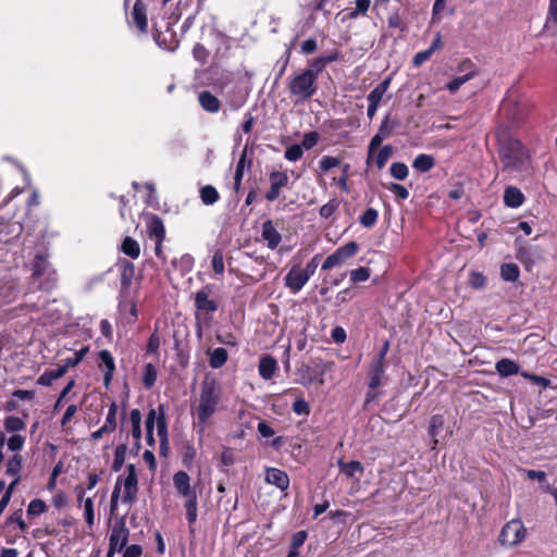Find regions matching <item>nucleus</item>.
Masks as SVG:
<instances>
[{
    "label": "nucleus",
    "instance_id": "obj_1",
    "mask_svg": "<svg viewBox=\"0 0 557 557\" xmlns=\"http://www.w3.org/2000/svg\"><path fill=\"white\" fill-rule=\"evenodd\" d=\"M498 158L503 172L521 173L531 169L532 159L528 148L506 132L497 135Z\"/></svg>",
    "mask_w": 557,
    "mask_h": 557
},
{
    "label": "nucleus",
    "instance_id": "obj_2",
    "mask_svg": "<svg viewBox=\"0 0 557 557\" xmlns=\"http://www.w3.org/2000/svg\"><path fill=\"white\" fill-rule=\"evenodd\" d=\"M221 398V386L214 376L206 375L201 383L198 421L205 424L215 412Z\"/></svg>",
    "mask_w": 557,
    "mask_h": 557
},
{
    "label": "nucleus",
    "instance_id": "obj_3",
    "mask_svg": "<svg viewBox=\"0 0 557 557\" xmlns=\"http://www.w3.org/2000/svg\"><path fill=\"white\" fill-rule=\"evenodd\" d=\"M315 74L311 70H305L296 75L289 84L292 95L299 96L302 99L312 97L317 91Z\"/></svg>",
    "mask_w": 557,
    "mask_h": 557
},
{
    "label": "nucleus",
    "instance_id": "obj_4",
    "mask_svg": "<svg viewBox=\"0 0 557 557\" xmlns=\"http://www.w3.org/2000/svg\"><path fill=\"white\" fill-rule=\"evenodd\" d=\"M212 294V286L205 285L200 290L195 294V307L197 309L196 319L197 323L202 320L208 322L210 319L203 317V313L214 312L218 310V302L213 299H210V295Z\"/></svg>",
    "mask_w": 557,
    "mask_h": 557
},
{
    "label": "nucleus",
    "instance_id": "obj_5",
    "mask_svg": "<svg viewBox=\"0 0 557 557\" xmlns=\"http://www.w3.org/2000/svg\"><path fill=\"white\" fill-rule=\"evenodd\" d=\"M525 534L527 530L523 523L513 519L503 527L498 540L502 545L516 546L524 540Z\"/></svg>",
    "mask_w": 557,
    "mask_h": 557
},
{
    "label": "nucleus",
    "instance_id": "obj_6",
    "mask_svg": "<svg viewBox=\"0 0 557 557\" xmlns=\"http://www.w3.org/2000/svg\"><path fill=\"white\" fill-rule=\"evenodd\" d=\"M126 517L123 516L114 522L109 539V557H113L116 552H121L128 542L129 531L125 523Z\"/></svg>",
    "mask_w": 557,
    "mask_h": 557
},
{
    "label": "nucleus",
    "instance_id": "obj_7",
    "mask_svg": "<svg viewBox=\"0 0 557 557\" xmlns=\"http://www.w3.org/2000/svg\"><path fill=\"white\" fill-rule=\"evenodd\" d=\"M359 250V245L356 242H349L346 245L337 248L330 255L322 264V270H331L334 267L341 265L347 259L354 257Z\"/></svg>",
    "mask_w": 557,
    "mask_h": 557
},
{
    "label": "nucleus",
    "instance_id": "obj_8",
    "mask_svg": "<svg viewBox=\"0 0 557 557\" xmlns=\"http://www.w3.org/2000/svg\"><path fill=\"white\" fill-rule=\"evenodd\" d=\"M50 269V262L48 261L47 257L42 253H37L33 261V273L32 278L38 280L45 274H48V278L45 283L39 284V288L44 290H49L54 286L55 278L51 277V273L49 272Z\"/></svg>",
    "mask_w": 557,
    "mask_h": 557
},
{
    "label": "nucleus",
    "instance_id": "obj_9",
    "mask_svg": "<svg viewBox=\"0 0 557 557\" xmlns=\"http://www.w3.org/2000/svg\"><path fill=\"white\" fill-rule=\"evenodd\" d=\"M148 9L143 0H136L132 11L127 14V22L138 33L145 34L148 30Z\"/></svg>",
    "mask_w": 557,
    "mask_h": 557
},
{
    "label": "nucleus",
    "instance_id": "obj_10",
    "mask_svg": "<svg viewBox=\"0 0 557 557\" xmlns=\"http://www.w3.org/2000/svg\"><path fill=\"white\" fill-rule=\"evenodd\" d=\"M127 476L123 482L124 493L122 496V502L127 504H133L136 502L137 492H138V478L136 472V467L133 463L127 465Z\"/></svg>",
    "mask_w": 557,
    "mask_h": 557
},
{
    "label": "nucleus",
    "instance_id": "obj_11",
    "mask_svg": "<svg viewBox=\"0 0 557 557\" xmlns=\"http://www.w3.org/2000/svg\"><path fill=\"white\" fill-rule=\"evenodd\" d=\"M23 225L17 221H0V243L8 245L23 233Z\"/></svg>",
    "mask_w": 557,
    "mask_h": 557
},
{
    "label": "nucleus",
    "instance_id": "obj_12",
    "mask_svg": "<svg viewBox=\"0 0 557 557\" xmlns=\"http://www.w3.org/2000/svg\"><path fill=\"white\" fill-rule=\"evenodd\" d=\"M269 178L271 182V187L265 194V199L268 201H274L278 198L281 189L287 185L288 176L284 172L274 171L270 174Z\"/></svg>",
    "mask_w": 557,
    "mask_h": 557
},
{
    "label": "nucleus",
    "instance_id": "obj_13",
    "mask_svg": "<svg viewBox=\"0 0 557 557\" xmlns=\"http://www.w3.org/2000/svg\"><path fill=\"white\" fill-rule=\"evenodd\" d=\"M308 280L309 277L305 274L302 269L293 267L285 276V285L292 292L297 293L305 286Z\"/></svg>",
    "mask_w": 557,
    "mask_h": 557
},
{
    "label": "nucleus",
    "instance_id": "obj_14",
    "mask_svg": "<svg viewBox=\"0 0 557 557\" xmlns=\"http://www.w3.org/2000/svg\"><path fill=\"white\" fill-rule=\"evenodd\" d=\"M173 484L177 493L185 498L196 495L195 490L190 486V476L185 471H178L174 474Z\"/></svg>",
    "mask_w": 557,
    "mask_h": 557
},
{
    "label": "nucleus",
    "instance_id": "obj_15",
    "mask_svg": "<svg viewBox=\"0 0 557 557\" xmlns=\"http://www.w3.org/2000/svg\"><path fill=\"white\" fill-rule=\"evenodd\" d=\"M265 481L275 485L281 491H286L289 486V478L287 473L276 468L267 469Z\"/></svg>",
    "mask_w": 557,
    "mask_h": 557
},
{
    "label": "nucleus",
    "instance_id": "obj_16",
    "mask_svg": "<svg viewBox=\"0 0 557 557\" xmlns=\"http://www.w3.org/2000/svg\"><path fill=\"white\" fill-rule=\"evenodd\" d=\"M339 52L337 49L332 50L327 54L320 55L309 62V69L313 71L315 74V78H318V74L321 73L327 64L338 60Z\"/></svg>",
    "mask_w": 557,
    "mask_h": 557
},
{
    "label": "nucleus",
    "instance_id": "obj_17",
    "mask_svg": "<svg viewBox=\"0 0 557 557\" xmlns=\"http://www.w3.org/2000/svg\"><path fill=\"white\" fill-rule=\"evenodd\" d=\"M261 236L267 242L268 247L272 250L275 249L282 240L281 234L274 227L271 220L262 223Z\"/></svg>",
    "mask_w": 557,
    "mask_h": 557
},
{
    "label": "nucleus",
    "instance_id": "obj_18",
    "mask_svg": "<svg viewBox=\"0 0 557 557\" xmlns=\"http://www.w3.org/2000/svg\"><path fill=\"white\" fill-rule=\"evenodd\" d=\"M385 372V362L380 360H373L369 371V388L376 389L382 385L383 376Z\"/></svg>",
    "mask_w": 557,
    "mask_h": 557
},
{
    "label": "nucleus",
    "instance_id": "obj_19",
    "mask_svg": "<svg viewBox=\"0 0 557 557\" xmlns=\"http://www.w3.org/2000/svg\"><path fill=\"white\" fill-rule=\"evenodd\" d=\"M198 101L201 108L209 113H216L221 108L220 100L208 90L199 92Z\"/></svg>",
    "mask_w": 557,
    "mask_h": 557
},
{
    "label": "nucleus",
    "instance_id": "obj_20",
    "mask_svg": "<svg viewBox=\"0 0 557 557\" xmlns=\"http://www.w3.org/2000/svg\"><path fill=\"white\" fill-rule=\"evenodd\" d=\"M332 362H322V360H319V362H315V367L311 368L309 366L305 367V372L308 374V382L312 383L314 381H318L319 383L323 384L322 376L326 371H329L332 367Z\"/></svg>",
    "mask_w": 557,
    "mask_h": 557
},
{
    "label": "nucleus",
    "instance_id": "obj_21",
    "mask_svg": "<svg viewBox=\"0 0 557 557\" xmlns=\"http://www.w3.org/2000/svg\"><path fill=\"white\" fill-rule=\"evenodd\" d=\"M442 40H441V37H435V39L432 41L431 46L423 50V51H420L418 52L414 57H413V60H412V63L416 67H419L421 66L423 63H425L426 61H429L432 57V54L440 50L442 48Z\"/></svg>",
    "mask_w": 557,
    "mask_h": 557
},
{
    "label": "nucleus",
    "instance_id": "obj_22",
    "mask_svg": "<svg viewBox=\"0 0 557 557\" xmlns=\"http://www.w3.org/2000/svg\"><path fill=\"white\" fill-rule=\"evenodd\" d=\"M524 195L515 186L506 187L504 191V203L509 208H518L524 201Z\"/></svg>",
    "mask_w": 557,
    "mask_h": 557
},
{
    "label": "nucleus",
    "instance_id": "obj_23",
    "mask_svg": "<svg viewBox=\"0 0 557 557\" xmlns=\"http://www.w3.org/2000/svg\"><path fill=\"white\" fill-rule=\"evenodd\" d=\"M258 369L262 379L270 380L277 369V362L272 356L265 355L260 359Z\"/></svg>",
    "mask_w": 557,
    "mask_h": 557
},
{
    "label": "nucleus",
    "instance_id": "obj_24",
    "mask_svg": "<svg viewBox=\"0 0 557 557\" xmlns=\"http://www.w3.org/2000/svg\"><path fill=\"white\" fill-rule=\"evenodd\" d=\"M148 235L150 238H156L158 242H163L165 237V228L163 221L158 215H152L148 222Z\"/></svg>",
    "mask_w": 557,
    "mask_h": 557
},
{
    "label": "nucleus",
    "instance_id": "obj_25",
    "mask_svg": "<svg viewBox=\"0 0 557 557\" xmlns=\"http://www.w3.org/2000/svg\"><path fill=\"white\" fill-rule=\"evenodd\" d=\"M66 373L63 366H59L54 370H46L37 380V384L42 386H50L53 381L60 379Z\"/></svg>",
    "mask_w": 557,
    "mask_h": 557
},
{
    "label": "nucleus",
    "instance_id": "obj_26",
    "mask_svg": "<svg viewBox=\"0 0 557 557\" xmlns=\"http://www.w3.org/2000/svg\"><path fill=\"white\" fill-rule=\"evenodd\" d=\"M495 369L502 376H509L519 373V366L515 361L504 358L496 362Z\"/></svg>",
    "mask_w": 557,
    "mask_h": 557
},
{
    "label": "nucleus",
    "instance_id": "obj_27",
    "mask_svg": "<svg viewBox=\"0 0 557 557\" xmlns=\"http://www.w3.org/2000/svg\"><path fill=\"white\" fill-rule=\"evenodd\" d=\"M228 354L225 348L218 347L209 351V364L213 369H219L227 361Z\"/></svg>",
    "mask_w": 557,
    "mask_h": 557
},
{
    "label": "nucleus",
    "instance_id": "obj_28",
    "mask_svg": "<svg viewBox=\"0 0 557 557\" xmlns=\"http://www.w3.org/2000/svg\"><path fill=\"white\" fill-rule=\"evenodd\" d=\"M135 274L134 264L131 261L123 260L121 262V285L128 288Z\"/></svg>",
    "mask_w": 557,
    "mask_h": 557
},
{
    "label": "nucleus",
    "instance_id": "obj_29",
    "mask_svg": "<svg viewBox=\"0 0 557 557\" xmlns=\"http://www.w3.org/2000/svg\"><path fill=\"white\" fill-rule=\"evenodd\" d=\"M338 467L341 472L347 475L348 478H352L357 472L362 474L364 471L362 463L357 460H352L349 462H344L343 460H339Z\"/></svg>",
    "mask_w": 557,
    "mask_h": 557
},
{
    "label": "nucleus",
    "instance_id": "obj_30",
    "mask_svg": "<svg viewBox=\"0 0 557 557\" xmlns=\"http://www.w3.org/2000/svg\"><path fill=\"white\" fill-rule=\"evenodd\" d=\"M391 84V77L385 78L383 82L377 84L368 95V101L379 103L381 102L383 95L386 92Z\"/></svg>",
    "mask_w": 557,
    "mask_h": 557
},
{
    "label": "nucleus",
    "instance_id": "obj_31",
    "mask_svg": "<svg viewBox=\"0 0 557 557\" xmlns=\"http://www.w3.org/2000/svg\"><path fill=\"white\" fill-rule=\"evenodd\" d=\"M121 250L124 255H126L133 259H137L140 255L139 244L129 236H127L123 239L122 245H121Z\"/></svg>",
    "mask_w": 557,
    "mask_h": 557
},
{
    "label": "nucleus",
    "instance_id": "obj_32",
    "mask_svg": "<svg viewBox=\"0 0 557 557\" xmlns=\"http://www.w3.org/2000/svg\"><path fill=\"white\" fill-rule=\"evenodd\" d=\"M435 164V161H434V158L430 154H419L414 160H413V163H412V166L421 172V173H425V172H429Z\"/></svg>",
    "mask_w": 557,
    "mask_h": 557
},
{
    "label": "nucleus",
    "instance_id": "obj_33",
    "mask_svg": "<svg viewBox=\"0 0 557 557\" xmlns=\"http://www.w3.org/2000/svg\"><path fill=\"white\" fill-rule=\"evenodd\" d=\"M157 432L160 441L169 440L168 423L163 405H159L158 407Z\"/></svg>",
    "mask_w": 557,
    "mask_h": 557
},
{
    "label": "nucleus",
    "instance_id": "obj_34",
    "mask_svg": "<svg viewBox=\"0 0 557 557\" xmlns=\"http://www.w3.org/2000/svg\"><path fill=\"white\" fill-rule=\"evenodd\" d=\"M520 270L516 263H504L500 267V276L504 281L516 282L519 278Z\"/></svg>",
    "mask_w": 557,
    "mask_h": 557
},
{
    "label": "nucleus",
    "instance_id": "obj_35",
    "mask_svg": "<svg viewBox=\"0 0 557 557\" xmlns=\"http://www.w3.org/2000/svg\"><path fill=\"white\" fill-rule=\"evenodd\" d=\"M220 196L215 187L206 185L200 189V199L206 206H211L219 200Z\"/></svg>",
    "mask_w": 557,
    "mask_h": 557
},
{
    "label": "nucleus",
    "instance_id": "obj_36",
    "mask_svg": "<svg viewBox=\"0 0 557 557\" xmlns=\"http://www.w3.org/2000/svg\"><path fill=\"white\" fill-rule=\"evenodd\" d=\"M132 423V435L135 440L140 441L141 438V413L138 409H133L129 413Z\"/></svg>",
    "mask_w": 557,
    "mask_h": 557
},
{
    "label": "nucleus",
    "instance_id": "obj_37",
    "mask_svg": "<svg viewBox=\"0 0 557 557\" xmlns=\"http://www.w3.org/2000/svg\"><path fill=\"white\" fill-rule=\"evenodd\" d=\"M399 125V121L391 120L389 115H386L384 120L381 122L377 133L382 135L384 138L389 137L394 129Z\"/></svg>",
    "mask_w": 557,
    "mask_h": 557
},
{
    "label": "nucleus",
    "instance_id": "obj_38",
    "mask_svg": "<svg viewBox=\"0 0 557 557\" xmlns=\"http://www.w3.org/2000/svg\"><path fill=\"white\" fill-rule=\"evenodd\" d=\"M157 381V369L152 363H147L144 368L143 384L146 388H151Z\"/></svg>",
    "mask_w": 557,
    "mask_h": 557
},
{
    "label": "nucleus",
    "instance_id": "obj_39",
    "mask_svg": "<svg viewBox=\"0 0 557 557\" xmlns=\"http://www.w3.org/2000/svg\"><path fill=\"white\" fill-rule=\"evenodd\" d=\"M22 463H23V457L20 454H15L8 461L5 473L8 475L17 478V475H20V471L22 469Z\"/></svg>",
    "mask_w": 557,
    "mask_h": 557
},
{
    "label": "nucleus",
    "instance_id": "obj_40",
    "mask_svg": "<svg viewBox=\"0 0 557 557\" xmlns=\"http://www.w3.org/2000/svg\"><path fill=\"white\" fill-rule=\"evenodd\" d=\"M185 508L188 523L194 524L197 520V495L186 498Z\"/></svg>",
    "mask_w": 557,
    "mask_h": 557
},
{
    "label": "nucleus",
    "instance_id": "obj_41",
    "mask_svg": "<svg viewBox=\"0 0 557 557\" xmlns=\"http://www.w3.org/2000/svg\"><path fill=\"white\" fill-rule=\"evenodd\" d=\"M377 218V211L373 208H368L360 216L359 222L363 227L371 228L376 223Z\"/></svg>",
    "mask_w": 557,
    "mask_h": 557
},
{
    "label": "nucleus",
    "instance_id": "obj_42",
    "mask_svg": "<svg viewBox=\"0 0 557 557\" xmlns=\"http://www.w3.org/2000/svg\"><path fill=\"white\" fill-rule=\"evenodd\" d=\"M474 75L475 71H470L466 74L457 76L451 82H449L446 87L451 94H454L460 88L461 85L474 77Z\"/></svg>",
    "mask_w": 557,
    "mask_h": 557
},
{
    "label": "nucleus",
    "instance_id": "obj_43",
    "mask_svg": "<svg viewBox=\"0 0 557 557\" xmlns=\"http://www.w3.org/2000/svg\"><path fill=\"white\" fill-rule=\"evenodd\" d=\"M127 446L126 444H120L116 446L114 451V460L112 465L113 471H120V469L123 467L125 461V455H126Z\"/></svg>",
    "mask_w": 557,
    "mask_h": 557
},
{
    "label": "nucleus",
    "instance_id": "obj_44",
    "mask_svg": "<svg viewBox=\"0 0 557 557\" xmlns=\"http://www.w3.org/2000/svg\"><path fill=\"white\" fill-rule=\"evenodd\" d=\"M389 173L394 178H396L398 181H404L407 178V176L409 174V170L405 163L394 162V163H392V165L389 168Z\"/></svg>",
    "mask_w": 557,
    "mask_h": 557
},
{
    "label": "nucleus",
    "instance_id": "obj_45",
    "mask_svg": "<svg viewBox=\"0 0 557 557\" xmlns=\"http://www.w3.org/2000/svg\"><path fill=\"white\" fill-rule=\"evenodd\" d=\"M26 428L24 421L21 418L10 416L4 420V429L8 432H17Z\"/></svg>",
    "mask_w": 557,
    "mask_h": 557
},
{
    "label": "nucleus",
    "instance_id": "obj_46",
    "mask_svg": "<svg viewBox=\"0 0 557 557\" xmlns=\"http://www.w3.org/2000/svg\"><path fill=\"white\" fill-rule=\"evenodd\" d=\"M393 154V147L391 145H385L381 148L379 153L375 157V163L379 169H383L388 161V159Z\"/></svg>",
    "mask_w": 557,
    "mask_h": 557
},
{
    "label": "nucleus",
    "instance_id": "obj_47",
    "mask_svg": "<svg viewBox=\"0 0 557 557\" xmlns=\"http://www.w3.org/2000/svg\"><path fill=\"white\" fill-rule=\"evenodd\" d=\"M443 426H444V417L442 414L432 416V418L430 420V425H429V434L432 437L437 436L440 431L443 429Z\"/></svg>",
    "mask_w": 557,
    "mask_h": 557
},
{
    "label": "nucleus",
    "instance_id": "obj_48",
    "mask_svg": "<svg viewBox=\"0 0 557 557\" xmlns=\"http://www.w3.org/2000/svg\"><path fill=\"white\" fill-rule=\"evenodd\" d=\"M371 274V270L367 267H360L356 270L350 271V280L352 283L366 282Z\"/></svg>",
    "mask_w": 557,
    "mask_h": 557
},
{
    "label": "nucleus",
    "instance_id": "obj_49",
    "mask_svg": "<svg viewBox=\"0 0 557 557\" xmlns=\"http://www.w3.org/2000/svg\"><path fill=\"white\" fill-rule=\"evenodd\" d=\"M156 44L165 50L174 51L178 47L176 37H153Z\"/></svg>",
    "mask_w": 557,
    "mask_h": 557
},
{
    "label": "nucleus",
    "instance_id": "obj_50",
    "mask_svg": "<svg viewBox=\"0 0 557 557\" xmlns=\"http://www.w3.org/2000/svg\"><path fill=\"white\" fill-rule=\"evenodd\" d=\"M246 164L248 168H250L252 164V161L250 159L247 160V147H245V149L243 150L242 156L237 162L234 177H238V178L243 180L244 170H245Z\"/></svg>",
    "mask_w": 557,
    "mask_h": 557
},
{
    "label": "nucleus",
    "instance_id": "obj_51",
    "mask_svg": "<svg viewBox=\"0 0 557 557\" xmlns=\"http://www.w3.org/2000/svg\"><path fill=\"white\" fill-rule=\"evenodd\" d=\"M47 510V505L41 499H33L27 508L28 516H39Z\"/></svg>",
    "mask_w": 557,
    "mask_h": 557
},
{
    "label": "nucleus",
    "instance_id": "obj_52",
    "mask_svg": "<svg viewBox=\"0 0 557 557\" xmlns=\"http://www.w3.org/2000/svg\"><path fill=\"white\" fill-rule=\"evenodd\" d=\"M339 201L337 199H331L327 203L320 208V215L324 219H329L338 209Z\"/></svg>",
    "mask_w": 557,
    "mask_h": 557
},
{
    "label": "nucleus",
    "instance_id": "obj_53",
    "mask_svg": "<svg viewBox=\"0 0 557 557\" xmlns=\"http://www.w3.org/2000/svg\"><path fill=\"white\" fill-rule=\"evenodd\" d=\"M212 269L215 274L224 273V257L221 249H218L212 257Z\"/></svg>",
    "mask_w": 557,
    "mask_h": 557
},
{
    "label": "nucleus",
    "instance_id": "obj_54",
    "mask_svg": "<svg viewBox=\"0 0 557 557\" xmlns=\"http://www.w3.org/2000/svg\"><path fill=\"white\" fill-rule=\"evenodd\" d=\"M5 523L9 525L11 523H16L20 528L21 531H26L27 530V524L25 523V521L23 520V511L22 509H17L15 510L5 521Z\"/></svg>",
    "mask_w": 557,
    "mask_h": 557
},
{
    "label": "nucleus",
    "instance_id": "obj_55",
    "mask_svg": "<svg viewBox=\"0 0 557 557\" xmlns=\"http://www.w3.org/2000/svg\"><path fill=\"white\" fill-rule=\"evenodd\" d=\"M469 285L475 289H482L486 285V276L480 272H471Z\"/></svg>",
    "mask_w": 557,
    "mask_h": 557
},
{
    "label": "nucleus",
    "instance_id": "obj_56",
    "mask_svg": "<svg viewBox=\"0 0 557 557\" xmlns=\"http://www.w3.org/2000/svg\"><path fill=\"white\" fill-rule=\"evenodd\" d=\"M302 146L300 145H292L285 150V158L289 161H297L302 157Z\"/></svg>",
    "mask_w": 557,
    "mask_h": 557
},
{
    "label": "nucleus",
    "instance_id": "obj_57",
    "mask_svg": "<svg viewBox=\"0 0 557 557\" xmlns=\"http://www.w3.org/2000/svg\"><path fill=\"white\" fill-rule=\"evenodd\" d=\"M88 351V347H84L79 350H77L75 352V357L73 358H67L65 361H64V364L63 367L65 368V370L67 371L69 368L71 367H75L77 366L82 360L83 358L85 357V355L87 354Z\"/></svg>",
    "mask_w": 557,
    "mask_h": 557
},
{
    "label": "nucleus",
    "instance_id": "obj_58",
    "mask_svg": "<svg viewBox=\"0 0 557 557\" xmlns=\"http://www.w3.org/2000/svg\"><path fill=\"white\" fill-rule=\"evenodd\" d=\"M385 187L391 190L393 194H395L396 197H398L399 199H407L409 197V191L408 189L400 185V184H397V183H391L388 185H385Z\"/></svg>",
    "mask_w": 557,
    "mask_h": 557
},
{
    "label": "nucleus",
    "instance_id": "obj_59",
    "mask_svg": "<svg viewBox=\"0 0 557 557\" xmlns=\"http://www.w3.org/2000/svg\"><path fill=\"white\" fill-rule=\"evenodd\" d=\"M521 375L531 381L534 385L541 386L543 388H546L550 385V381L547 377L531 374L528 372H522Z\"/></svg>",
    "mask_w": 557,
    "mask_h": 557
},
{
    "label": "nucleus",
    "instance_id": "obj_60",
    "mask_svg": "<svg viewBox=\"0 0 557 557\" xmlns=\"http://www.w3.org/2000/svg\"><path fill=\"white\" fill-rule=\"evenodd\" d=\"M99 359L103 362L107 371L114 372L115 371V363L114 359L109 350H101L99 352Z\"/></svg>",
    "mask_w": 557,
    "mask_h": 557
},
{
    "label": "nucleus",
    "instance_id": "obj_61",
    "mask_svg": "<svg viewBox=\"0 0 557 557\" xmlns=\"http://www.w3.org/2000/svg\"><path fill=\"white\" fill-rule=\"evenodd\" d=\"M339 164H341V160L338 158L325 156L320 161V169L324 172H327L331 169L338 166Z\"/></svg>",
    "mask_w": 557,
    "mask_h": 557
},
{
    "label": "nucleus",
    "instance_id": "obj_62",
    "mask_svg": "<svg viewBox=\"0 0 557 557\" xmlns=\"http://www.w3.org/2000/svg\"><path fill=\"white\" fill-rule=\"evenodd\" d=\"M307 537V531L301 530L294 533L290 541V547H293L294 549H299L306 542Z\"/></svg>",
    "mask_w": 557,
    "mask_h": 557
},
{
    "label": "nucleus",
    "instance_id": "obj_63",
    "mask_svg": "<svg viewBox=\"0 0 557 557\" xmlns=\"http://www.w3.org/2000/svg\"><path fill=\"white\" fill-rule=\"evenodd\" d=\"M318 140L319 134L317 132H309L305 134L300 146L306 149H311L318 144Z\"/></svg>",
    "mask_w": 557,
    "mask_h": 557
},
{
    "label": "nucleus",
    "instance_id": "obj_64",
    "mask_svg": "<svg viewBox=\"0 0 557 557\" xmlns=\"http://www.w3.org/2000/svg\"><path fill=\"white\" fill-rule=\"evenodd\" d=\"M25 437L18 434L12 435L8 441L9 449L12 451H18L23 448Z\"/></svg>",
    "mask_w": 557,
    "mask_h": 557
}]
</instances>
